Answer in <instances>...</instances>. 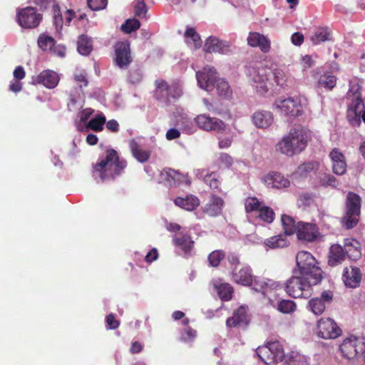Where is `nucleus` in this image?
<instances>
[{
	"label": "nucleus",
	"mask_w": 365,
	"mask_h": 365,
	"mask_svg": "<svg viewBox=\"0 0 365 365\" xmlns=\"http://www.w3.org/2000/svg\"><path fill=\"white\" fill-rule=\"evenodd\" d=\"M306 278L305 275L292 276L286 282L285 292L293 298H309L312 294V287L319 282V277Z\"/></svg>",
	"instance_id": "nucleus-4"
},
{
	"label": "nucleus",
	"mask_w": 365,
	"mask_h": 365,
	"mask_svg": "<svg viewBox=\"0 0 365 365\" xmlns=\"http://www.w3.org/2000/svg\"><path fill=\"white\" fill-rule=\"evenodd\" d=\"M175 205H199L200 200L193 195H187L185 197H178L175 199Z\"/></svg>",
	"instance_id": "nucleus-43"
},
{
	"label": "nucleus",
	"mask_w": 365,
	"mask_h": 365,
	"mask_svg": "<svg viewBox=\"0 0 365 365\" xmlns=\"http://www.w3.org/2000/svg\"><path fill=\"white\" fill-rule=\"evenodd\" d=\"M60 81L58 74L52 70H44L32 77V84L42 85L48 89L56 88Z\"/></svg>",
	"instance_id": "nucleus-14"
},
{
	"label": "nucleus",
	"mask_w": 365,
	"mask_h": 365,
	"mask_svg": "<svg viewBox=\"0 0 365 365\" xmlns=\"http://www.w3.org/2000/svg\"><path fill=\"white\" fill-rule=\"evenodd\" d=\"M297 309L296 303L290 299H282L278 302L277 309L283 314H291Z\"/></svg>",
	"instance_id": "nucleus-41"
},
{
	"label": "nucleus",
	"mask_w": 365,
	"mask_h": 365,
	"mask_svg": "<svg viewBox=\"0 0 365 365\" xmlns=\"http://www.w3.org/2000/svg\"><path fill=\"white\" fill-rule=\"evenodd\" d=\"M346 258L344 247L339 244H334L330 247L328 264L331 267L341 264Z\"/></svg>",
	"instance_id": "nucleus-26"
},
{
	"label": "nucleus",
	"mask_w": 365,
	"mask_h": 365,
	"mask_svg": "<svg viewBox=\"0 0 365 365\" xmlns=\"http://www.w3.org/2000/svg\"><path fill=\"white\" fill-rule=\"evenodd\" d=\"M203 182L211 189H219L220 185V175L216 172L208 173L203 177Z\"/></svg>",
	"instance_id": "nucleus-40"
},
{
	"label": "nucleus",
	"mask_w": 365,
	"mask_h": 365,
	"mask_svg": "<svg viewBox=\"0 0 365 365\" xmlns=\"http://www.w3.org/2000/svg\"><path fill=\"white\" fill-rule=\"evenodd\" d=\"M344 250L346 256L353 261H356L361 256V244L354 238H347L344 240Z\"/></svg>",
	"instance_id": "nucleus-25"
},
{
	"label": "nucleus",
	"mask_w": 365,
	"mask_h": 365,
	"mask_svg": "<svg viewBox=\"0 0 365 365\" xmlns=\"http://www.w3.org/2000/svg\"><path fill=\"white\" fill-rule=\"evenodd\" d=\"M264 181L267 185L278 189L287 187L290 185L288 179L285 178L282 174L274 172L265 175Z\"/></svg>",
	"instance_id": "nucleus-27"
},
{
	"label": "nucleus",
	"mask_w": 365,
	"mask_h": 365,
	"mask_svg": "<svg viewBox=\"0 0 365 365\" xmlns=\"http://www.w3.org/2000/svg\"><path fill=\"white\" fill-rule=\"evenodd\" d=\"M281 220L285 235H292L294 233H297V223H295V221L292 217L286 215H282Z\"/></svg>",
	"instance_id": "nucleus-37"
},
{
	"label": "nucleus",
	"mask_w": 365,
	"mask_h": 365,
	"mask_svg": "<svg viewBox=\"0 0 365 365\" xmlns=\"http://www.w3.org/2000/svg\"><path fill=\"white\" fill-rule=\"evenodd\" d=\"M231 274L232 281L236 284L250 287L253 283L254 274L252 268L248 265H243L240 268L233 267Z\"/></svg>",
	"instance_id": "nucleus-15"
},
{
	"label": "nucleus",
	"mask_w": 365,
	"mask_h": 365,
	"mask_svg": "<svg viewBox=\"0 0 365 365\" xmlns=\"http://www.w3.org/2000/svg\"><path fill=\"white\" fill-rule=\"evenodd\" d=\"M285 365H309L305 357L299 354H292L286 361Z\"/></svg>",
	"instance_id": "nucleus-51"
},
{
	"label": "nucleus",
	"mask_w": 365,
	"mask_h": 365,
	"mask_svg": "<svg viewBox=\"0 0 365 365\" xmlns=\"http://www.w3.org/2000/svg\"><path fill=\"white\" fill-rule=\"evenodd\" d=\"M53 24L56 26V29H61L63 26V17L61 14L60 7L58 4H53Z\"/></svg>",
	"instance_id": "nucleus-50"
},
{
	"label": "nucleus",
	"mask_w": 365,
	"mask_h": 365,
	"mask_svg": "<svg viewBox=\"0 0 365 365\" xmlns=\"http://www.w3.org/2000/svg\"><path fill=\"white\" fill-rule=\"evenodd\" d=\"M128 79V81L133 84L139 83L142 79L140 71L138 69L130 71Z\"/></svg>",
	"instance_id": "nucleus-57"
},
{
	"label": "nucleus",
	"mask_w": 365,
	"mask_h": 365,
	"mask_svg": "<svg viewBox=\"0 0 365 365\" xmlns=\"http://www.w3.org/2000/svg\"><path fill=\"white\" fill-rule=\"evenodd\" d=\"M264 245L271 249L284 248L289 245V242L284 234L272 236L264 241Z\"/></svg>",
	"instance_id": "nucleus-31"
},
{
	"label": "nucleus",
	"mask_w": 365,
	"mask_h": 365,
	"mask_svg": "<svg viewBox=\"0 0 365 365\" xmlns=\"http://www.w3.org/2000/svg\"><path fill=\"white\" fill-rule=\"evenodd\" d=\"M304 40V35L301 32H295L291 36L292 43L297 46H301Z\"/></svg>",
	"instance_id": "nucleus-64"
},
{
	"label": "nucleus",
	"mask_w": 365,
	"mask_h": 365,
	"mask_svg": "<svg viewBox=\"0 0 365 365\" xmlns=\"http://www.w3.org/2000/svg\"><path fill=\"white\" fill-rule=\"evenodd\" d=\"M43 16L38 14L36 9L31 6L18 10L16 20L18 24L24 29L36 28L42 21Z\"/></svg>",
	"instance_id": "nucleus-8"
},
{
	"label": "nucleus",
	"mask_w": 365,
	"mask_h": 365,
	"mask_svg": "<svg viewBox=\"0 0 365 365\" xmlns=\"http://www.w3.org/2000/svg\"><path fill=\"white\" fill-rule=\"evenodd\" d=\"M225 257V253L223 250H214L208 255L207 259L209 262V265L210 267H217Z\"/></svg>",
	"instance_id": "nucleus-42"
},
{
	"label": "nucleus",
	"mask_w": 365,
	"mask_h": 365,
	"mask_svg": "<svg viewBox=\"0 0 365 365\" xmlns=\"http://www.w3.org/2000/svg\"><path fill=\"white\" fill-rule=\"evenodd\" d=\"M106 321L107 326L110 329H115L120 325V322L115 319L113 314H109L107 315Z\"/></svg>",
	"instance_id": "nucleus-61"
},
{
	"label": "nucleus",
	"mask_w": 365,
	"mask_h": 365,
	"mask_svg": "<svg viewBox=\"0 0 365 365\" xmlns=\"http://www.w3.org/2000/svg\"><path fill=\"white\" fill-rule=\"evenodd\" d=\"M361 87L358 83L351 84L348 92V97L350 98H361L360 93Z\"/></svg>",
	"instance_id": "nucleus-59"
},
{
	"label": "nucleus",
	"mask_w": 365,
	"mask_h": 365,
	"mask_svg": "<svg viewBox=\"0 0 365 365\" xmlns=\"http://www.w3.org/2000/svg\"><path fill=\"white\" fill-rule=\"evenodd\" d=\"M129 147L133 156L140 163L147 162L150 157V151L143 150L134 139L129 141Z\"/></svg>",
	"instance_id": "nucleus-30"
},
{
	"label": "nucleus",
	"mask_w": 365,
	"mask_h": 365,
	"mask_svg": "<svg viewBox=\"0 0 365 365\" xmlns=\"http://www.w3.org/2000/svg\"><path fill=\"white\" fill-rule=\"evenodd\" d=\"M250 322V318L244 306H240L233 311L232 315L226 320L227 328L246 329Z\"/></svg>",
	"instance_id": "nucleus-11"
},
{
	"label": "nucleus",
	"mask_w": 365,
	"mask_h": 365,
	"mask_svg": "<svg viewBox=\"0 0 365 365\" xmlns=\"http://www.w3.org/2000/svg\"><path fill=\"white\" fill-rule=\"evenodd\" d=\"M296 234L300 240L312 242L317 237V227L312 223L299 222Z\"/></svg>",
	"instance_id": "nucleus-17"
},
{
	"label": "nucleus",
	"mask_w": 365,
	"mask_h": 365,
	"mask_svg": "<svg viewBox=\"0 0 365 365\" xmlns=\"http://www.w3.org/2000/svg\"><path fill=\"white\" fill-rule=\"evenodd\" d=\"M315 165V163L312 162L304 163L298 166L294 175L298 177L305 176L307 173L314 170Z\"/></svg>",
	"instance_id": "nucleus-47"
},
{
	"label": "nucleus",
	"mask_w": 365,
	"mask_h": 365,
	"mask_svg": "<svg viewBox=\"0 0 365 365\" xmlns=\"http://www.w3.org/2000/svg\"><path fill=\"white\" fill-rule=\"evenodd\" d=\"M273 106L281 113L287 116L296 117L302 113V106L300 101L297 98H279L274 101Z\"/></svg>",
	"instance_id": "nucleus-9"
},
{
	"label": "nucleus",
	"mask_w": 365,
	"mask_h": 365,
	"mask_svg": "<svg viewBox=\"0 0 365 365\" xmlns=\"http://www.w3.org/2000/svg\"><path fill=\"white\" fill-rule=\"evenodd\" d=\"M269 71V69L263 66L261 63H257L248 69V76L256 84L257 92L260 95L265 94L269 91L271 84L267 76Z\"/></svg>",
	"instance_id": "nucleus-6"
},
{
	"label": "nucleus",
	"mask_w": 365,
	"mask_h": 365,
	"mask_svg": "<svg viewBox=\"0 0 365 365\" xmlns=\"http://www.w3.org/2000/svg\"><path fill=\"white\" fill-rule=\"evenodd\" d=\"M257 356L267 365H274L272 354L267 347V344L259 346L256 349Z\"/></svg>",
	"instance_id": "nucleus-38"
},
{
	"label": "nucleus",
	"mask_w": 365,
	"mask_h": 365,
	"mask_svg": "<svg viewBox=\"0 0 365 365\" xmlns=\"http://www.w3.org/2000/svg\"><path fill=\"white\" fill-rule=\"evenodd\" d=\"M333 171L336 175H344L346 170V163L345 160L332 163Z\"/></svg>",
	"instance_id": "nucleus-56"
},
{
	"label": "nucleus",
	"mask_w": 365,
	"mask_h": 365,
	"mask_svg": "<svg viewBox=\"0 0 365 365\" xmlns=\"http://www.w3.org/2000/svg\"><path fill=\"white\" fill-rule=\"evenodd\" d=\"M342 279L346 287L356 288L361 279V271L355 267H346L343 272Z\"/></svg>",
	"instance_id": "nucleus-21"
},
{
	"label": "nucleus",
	"mask_w": 365,
	"mask_h": 365,
	"mask_svg": "<svg viewBox=\"0 0 365 365\" xmlns=\"http://www.w3.org/2000/svg\"><path fill=\"white\" fill-rule=\"evenodd\" d=\"M156 89L154 96L160 101L168 103L170 102V86L163 79H158L155 83Z\"/></svg>",
	"instance_id": "nucleus-29"
},
{
	"label": "nucleus",
	"mask_w": 365,
	"mask_h": 365,
	"mask_svg": "<svg viewBox=\"0 0 365 365\" xmlns=\"http://www.w3.org/2000/svg\"><path fill=\"white\" fill-rule=\"evenodd\" d=\"M185 37L187 38H190L192 40L195 49L201 47L202 40L200 36L196 32L194 28H187L185 33Z\"/></svg>",
	"instance_id": "nucleus-44"
},
{
	"label": "nucleus",
	"mask_w": 365,
	"mask_h": 365,
	"mask_svg": "<svg viewBox=\"0 0 365 365\" xmlns=\"http://www.w3.org/2000/svg\"><path fill=\"white\" fill-rule=\"evenodd\" d=\"M173 241L175 245L180 247L185 253L190 252L194 245V242L191 240V237L187 235L175 236Z\"/></svg>",
	"instance_id": "nucleus-34"
},
{
	"label": "nucleus",
	"mask_w": 365,
	"mask_h": 365,
	"mask_svg": "<svg viewBox=\"0 0 365 365\" xmlns=\"http://www.w3.org/2000/svg\"><path fill=\"white\" fill-rule=\"evenodd\" d=\"M205 53H227L230 51V46L227 42L221 41L215 37L210 36L207 38L204 48Z\"/></svg>",
	"instance_id": "nucleus-20"
},
{
	"label": "nucleus",
	"mask_w": 365,
	"mask_h": 365,
	"mask_svg": "<svg viewBox=\"0 0 365 365\" xmlns=\"http://www.w3.org/2000/svg\"><path fill=\"white\" fill-rule=\"evenodd\" d=\"M161 178L170 187H176L180 184L191 185V178L188 174H182L172 168H165L160 173Z\"/></svg>",
	"instance_id": "nucleus-13"
},
{
	"label": "nucleus",
	"mask_w": 365,
	"mask_h": 365,
	"mask_svg": "<svg viewBox=\"0 0 365 365\" xmlns=\"http://www.w3.org/2000/svg\"><path fill=\"white\" fill-rule=\"evenodd\" d=\"M332 41V32L327 26L321 27V41Z\"/></svg>",
	"instance_id": "nucleus-63"
},
{
	"label": "nucleus",
	"mask_w": 365,
	"mask_h": 365,
	"mask_svg": "<svg viewBox=\"0 0 365 365\" xmlns=\"http://www.w3.org/2000/svg\"><path fill=\"white\" fill-rule=\"evenodd\" d=\"M329 157L331 160L332 163L345 160L344 155H343V153L336 148L333 149L330 152Z\"/></svg>",
	"instance_id": "nucleus-62"
},
{
	"label": "nucleus",
	"mask_w": 365,
	"mask_h": 365,
	"mask_svg": "<svg viewBox=\"0 0 365 365\" xmlns=\"http://www.w3.org/2000/svg\"><path fill=\"white\" fill-rule=\"evenodd\" d=\"M273 76L277 85L282 87L286 84L287 76L282 69L279 68H274Z\"/></svg>",
	"instance_id": "nucleus-49"
},
{
	"label": "nucleus",
	"mask_w": 365,
	"mask_h": 365,
	"mask_svg": "<svg viewBox=\"0 0 365 365\" xmlns=\"http://www.w3.org/2000/svg\"><path fill=\"white\" fill-rule=\"evenodd\" d=\"M197 125L206 131H215L222 133L225 129V123L217 118L210 117L206 114H200L195 118Z\"/></svg>",
	"instance_id": "nucleus-12"
},
{
	"label": "nucleus",
	"mask_w": 365,
	"mask_h": 365,
	"mask_svg": "<svg viewBox=\"0 0 365 365\" xmlns=\"http://www.w3.org/2000/svg\"><path fill=\"white\" fill-rule=\"evenodd\" d=\"M148 9L144 0H136L134 6L135 15L139 18H146Z\"/></svg>",
	"instance_id": "nucleus-48"
},
{
	"label": "nucleus",
	"mask_w": 365,
	"mask_h": 365,
	"mask_svg": "<svg viewBox=\"0 0 365 365\" xmlns=\"http://www.w3.org/2000/svg\"><path fill=\"white\" fill-rule=\"evenodd\" d=\"M196 330L193 329L190 327H187L181 333L180 340L183 341H191L196 337Z\"/></svg>",
	"instance_id": "nucleus-52"
},
{
	"label": "nucleus",
	"mask_w": 365,
	"mask_h": 365,
	"mask_svg": "<svg viewBox=\"0 0 365 365\" xmlns=\"http://www.w3.org/2000/svg\"><path fill=\"white\" fill-rule=\"evenodd\" d=\"M346 205H361V197L353 192H349L346 197Z\"/></svg>",
	"instance_id": "nucleus-53"
},
{
	"label": "nucleus",
	"mask_w": 365,
	"mask_h": 365,
	"mask_svg": "<svg viewBox=\"0 0 365 365\" xmlns=\"http://www.w3.org/2000/svg\"><path fill=\"white\" fill-rule=\"evenodd\" d=\"M296 262L300 274L305 275L306 278L314 277V275L319 277L318 262L310 252H299L296 255Z\"/></svg>",
	"instance_id": "nucleus-5"
},
{
	"label": "nucleus",
	"mask_w": 365,
	"mask_h": 365,
	"mask_svg": "<svg viewBox=\"0 0 365 365\" xmlns=\"http://www.w3.org/2000/svg\"><path fill=\"white\" fill-rule=\"evenodd\" d=\"M347 112L346 118L350 124L353 126H359L361 124V114L364 109V103L362 98H351Z\"/></svg>",
	"instance_id": "nucleus-16"
},
{
	"label": "nucleus",
	"mask_w": 365,
	"mask_h": 365,
	"mask_svg": "<svg viewBox=\"0 0 365 365\" xmlns=\"http://www.w3.org/2000/svg\"><path fill=\"white\" fill-rule=\"evenodd\" d=\"M88 6L93 11L103 9L107 5V0H88Z\"/></svg>",
	"instance_id": "nucleus-54"
},
{
	"label": "nucleus",
	"mask_w": 365,
	"mask_h": 365,
	"mask_svg": "<svg viewBox=\"0 0 365 365\" xmlns=\"http://www.w3.org/2000/svg\"><path fill=\"white\" fill-rule=\"evenodd\" d=\"M344 357L353 359L365 353V339L356 336H350L344 339L339 346Z\"/></svg>",
	"instance_id": "nucleus-7"
},
{
	"label": "nucleus",
	"mask_w": 365,
	"mask_h": 365,
	"mask_svg": "<svg viewBox=\"0 0 365 365\" xmlns=\"http://www.w3.org/2000/svg\"><path fill=\"white\" fill-rule=\"evenodd\" d=\"M336 84V78L334 75L324 74L321 76V86L328 91L331 90Z\"/></svg>",
	"instance_id": "nucleus-46"
},
{
	"label": "nucleus",
	"mask_w": 365,
	"mask_h": 365,
	"mask_svg": "<svg viewBox=\"0 0 365 365\" xmlns=\"http://www.w3.org/2000/svg\"><path fill=\"white\" fill-rule=\"evenodd\" d=\"M75 81L79 84L80 88L83 86H87L88 81L87 78V74L85 71H81L74 74Z\"/></svg>",
	"instance_id": "nucleus-55"
},
{
	"label": "nucleus",
	"mask_w": 365,
	"mask_h": 365,
	"mask_svg": "<svg viewBox=\"0 0 365 365\" xmlns=\"http://www.w3.org/2000/svg\"><path fill=\"white\" fill-rule=\"evenodd\" d=\"M106 121V116L103 113H100L88 122L86 128L95 132H101L103 129Z\"/></svg>",
	"instance_id": "nucleus-35"
},
{
	"label": "nucleus",
	"mask_w": 365,
	"mask_h": 365,
	"mask_svg": "<svg viewBox=\"0 0 365 365\" xmlns=\"http://www.w3.org/2000/svg\"><path fill=\"white\" fill-rule=\"evenodd\" d=\"M311 138L312 132L307 128L295 124L277 144L276 148L281 153L292 157L304 150Z\"/></svg>",
	"instance_id": "nucleus-2"
},
{
	"label": "nucleus",
	"mask_w": 365,
	"mask_h": 365,
	"mask_svg": "<svg viewBox=\"0 0 365 365\" xmlns=\"http://www.w3.org/2000/svg\"><path fill=\"white\" fill-rule=\"evenodd\" d=\"M273 115L270 111L259 110L252 115L254 124L259 128H266L270 126L273 122Z\"/></svg>",
	"instance_id": "nucleus-28"
},
{
	"label": "nucleus",
	"mask_w": 365,
	"mask_h": 365,
	"mask_svg": "<svg viewBox=\"0 0 365 365\" xmlns=\"http://www.w3.org/2000/svg\"><path fill=\"white\" fill-rule=\"evenodd\" d=\"M341 329L330 318L321 319V338L336 339L341 334Z\"/></svg>",
	"instance_id": "nucleus-19"
},
{
	"label": "nucleus",
	"mask_w": 365,
	"mask_h": 365,
	"mask_svg": "<svg viewBox=\"0 0 365 365\" xmlns=\"http://www.w3.org/2000/svg\"><path fill=\"white\" fill-rule=\"evenodd\" d=\"M245 210L247 213L267 223L272 222L274 219V212L270 207H245Z\"/></svg>",
	"instance_id": "nucleus-23"
},
{
	"label": "nucleus",
	"mask_w": 365,
	"mask_h": 365,
	"mask_svg": "<svg viewBox=\"0 0 365 365\" xmlns=\"http://www.w3.org/2000/svg\"><path fill=\"white\" fill-rule=\"evenodd\" d=\"M214 287L221 300L227 302L232 298L234 293L233 287L229 283H214Z\"/></svg>",
	"instance_id": "nucleus-32"
},
{
	"label": "nucleus",
	"mask_w": 365,
	"mask_h": 365,
	"mask_svg": "<svg viewBox=\"0 0 365 365\" xmlns=\"http://www.w3.org/2000/svg\"><path fill=\"white\" fill-rule=\"evenodd\" d=\"M361 207H347L344 217L341 218V225L346 229L354 227L359 221Z\"/></svg>",
	"instance_id": "nucleus-24"
},
{
	"label": "nucleus",
	"mask_w": 365,
	"mask_h": 365,
	"mask_svg": "<svg viewBox=\"0 0 365 365\" xmlns=\"http://www.w3.org/2000/svg\"><path fill=\"white\" fill-rule=\"evenodd\" d=\"M140 26V23L138 19H129L121 25V30L125 34H130L131 32L138 29Z\"/></svg>",
	"instance_id": "nucleus-45"
},
{
	"label": "nucleus",
	"mask_w": 365,
	"mask_h": 365,
	"mask_svg": "<svg viewBox=\"0 0 365 365\" xmlns=\"http://www.w3.org/2000/svg\"><path fill=\"white\" fill-rule=\"evenodd\" d=\"M308 309L315 315L319 314V298L315 297L312 298L309 301Z\"/></svg>",
	"instance_id": "nucleus-58"
},
{
	"label": "nucleus",
	"mask_w": 365,
	"mask_h": 365,
	"mask_svg": "<svg viewBox=\"0 0 365 365\" xmlns=\"http://www.w3.org/2000/svg\"><path fill=\"white\" fill-rule=\"evenodd\" d=\"M321 185L331 186L336 187L338 185V182L334 176L331 175H325L323 179L321 180Z\"/></svg>",
	"instance_id": "nucleus-60"
},
{
	"label": "nucleus",
	"mask_w": 365,
	"mask_h": 365,
	"mask_svg": "<svg viewBox=\"0 0 365 365\" xmlns=\"http://www.w3.org/2000/svg\"><path fill=\"white\" fill-rule=\"evenodd\" d=\"M93 49L92 41L86 35L82 34L78 40V51L84 56L88 55Z\"/></svg>",
	"instance_id": "nucleus-36"
},
{
	"label": "nucleus",
	"mask_w": 365,
	"mask_h": 365,
	"mask_svg": "<svg viewBox=\"0 0 365 365\" xmlns=\"http://www.w3.org/2000/svg\"><path fill=\"white\" fill-rule=\"evenodd\" d=\"M127 161L114 148H106L93 166V175L102 182H114L124 173Z\"/></svg>",
	"instance_id": "nucleus-1"
},
{
	"label": "nucleus",
	"mask_w": 365,
	"mask_h": 365,
	"mask_svg": "<svg viewBox=\"0 0 365 365\" xmlns=\"http://www.w3.org/2000/svg\"><path fill=\"white\" fill-rule=\"evenodd\" d=\"M114 61L119 68H127L133 61L130 43L128 41H118L114 46Z\"/></svg>",
	"instance_id": "nucleus-10"
},
{
	"label": "nucleus",
	"mask_w": 365,
	"mask_h": 365,
	"mask_svg": "<svg viewBox=\"0 0 365 365\" xmlns=\"http://www.w3.org/2000/svg\"><path fill=\"white\" fill-rule=\"evenodd\" d=\"M38 45L43 51H51L56 45V41L50 36L41 34L38 38Z\"/></svg>",
	"instance_id": "nucleus-39"
},
{
	"label": "nucleus",
	"mask_w": 365,
	"mask_h": 365,
	"mask_svg": "<svg viewBox=\"0 0 365 365\" xmlns=\"http://www.w3.org/2000/svg\"><path fill=\"white\" fill-rule=\"evenodd\" d=\"M250 287L255 291L262 293L264 296H267L271 291L279 287V284L272 279H264L254 276L253 283Z\"/></svg>",
	"instance_id": "nucleus-22"
},
{
	"label": "nucleus",
	"mask_w": 365,
	"mask_h": 365,
	"mask_svg": "<svg viewBox=\"0 0 365 365\" xmlns=\"http://www.w3.org/2000/svg\"><path fill=\"white\" fill-rule=\"evenodd\" d=\"M216 70L213 67L205 66L201 71L196 73L197 83L200 87L207 91H211L215 86L217 94L223 98H228L232 94V90L225 79L217 78Z\"/></svg>",
	"instance_id": "nucleus-3"
},
{
	"label": "nucleus",
	"mask_w": 365,
	"mask_h": 365,
	"mask_svg": "<svg viewBox=\"0 0 365 365\" xmlns=\"http://www.w3.org/2000/svg\"><path fill=\"white\" fill-rule=\"evenodd\" d=\"M267 346L272 354L274 364L282 361L284 357V351L282 345L277 341L267 343Z\"/></svg>",
	"instance_id": "nucleus-33"
},
{
	"label": "nucleus",
	"mask_w": 365,
	"mask_h": 365,
	"mask_svg": "<svg viewBox=\"0 0 365 365\" xmlns=\"http://www.w3.org/2000/svg\"><path fill=\"white\" fill-rule=\"evenodd\" d=\"M247 44L251 47H258L264 53H268L271 48L269 39L258 32H250L247 37Z\"/></svg>",
	"instance_id": "nucleus-18"
}]
</instances>
